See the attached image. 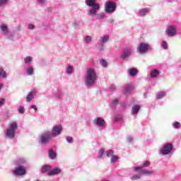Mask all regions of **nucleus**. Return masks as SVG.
<instances>
[{
	"instance_id": "1",
	"label": "nucleus",
	"mask_w": 181,
	"mask_h": 181,
	"mask_svg": "<svg viewBox=\"0 0 181 181\" xmlns=\"http://www.w3.org/2000/svg\"><path fill=\"white\" fill-rule=\"evenodd\" d=\"M13 165L16 166L15 169L12 170L13 176H25L26 173L25 166L28 165L26 158L19 157L14 160Z\"/></svg>"
},
{
	"instance_id": "2",
	"label": "nucleus",
	"mask_w": 181,
	"mask_h": 181,
	"mask_svg": "<svg viewBox=\"0 0 181 181\" xmlns=\"http://www.w3.org/2000/svg\"><path fill=\"white\" fill-rule=\"evenodd\" d=\"M97 81V73L94 69L90 68L86 71L85 84L86 87H93Z\"/></svg>"
},
{
	"instance_id": "3",
	"label": "nucleus",
	"mask_w": 181,
	"mask_h": 181,
	"mask_svg": "<svg viewBox=\"0 0 181 181\" xmlns=\"http://www.w3.org/2000/svg\"><path fill=\"white\" fill-rule=\"evenodd\" d=\"M18 131V123L12 122L9 124L8 127L4 132L5 138L7 139H13Z\"/></svg>"
},
{
	"instance_id": "4",
	"label": "nucleus",
	"mask_w": 181,
	"mask_h": 181,
	"mask_svg": "<svg viewBox=\"0 0 181 181\" xmlns=\"http://www.w3.org/2000/svg\"><path fill=\"white\" fill-rule=\"evenodd\" d=\"M104 9L106 13H114L117 11V3L111 1H106Z\"/></svg>"
},
{
	"instance_id": "5",
	"label": "nucleus",
	"mask_w": 181,
	"mask_h": 181,
	"mask_svg": "<svg viewBox=\"0 0 181 181\" xmlns=\"http://www.w3.org/2000/svg\"><path fill=\"white\" fill-rule=\"evenodd\" d=\"M110 40V35H103L100 37L98 40V50L99 52H103L105 49L106 43H108Z\"/></svg>"
},
{
	"instance_id": "6",
	"label": "nucleus",
	"mask_w": 181,
	"mask_h": 181,
	"mask_svg": "<svg viewBox=\"0 0 181 181\" xmlns=\"http://www.w3.org/2000/svg\"><path fill=\"white\" fill-rule=\"evenodd\" d=\"M53 136H52L50 131H45L40 137V144L42 145H46V144H49L50 142V139H52Z\"/></svg>"
},
{
	"instance_id": "7",
	"label": "nucleus",
	"mask_w": 181,
	"mask_h": 181,
	"mask_svg": "<svg viewBox=\"0 0 181 181\" xmlns=\"http://www.w3.org/2000/svg\"><path fill=\"white\" fill-rule=\"evenodd\" d=\"M172 149H173V146L170 143H167L164 144L162 148L159 151V154L165 156V155H169L172 152Z\"/></svg>"
},
{
	"instance_id": "8",
	"label": "nucleus",
	"mask_w": 181,
	"mask_h": 181,
	"mask_svg": "<svg viewBox=\"0 0 181 181\" xmlns=\"http://www.w3.org/2000/svg\"><path fill=\"white\" fill-rule=\"evenodd\" d=\"M151 45L149 43L146 42H141L137 47V52L140 54H145V53H148V50H149Z\"/></svg>"
},
{
	"instance_id": "9",
	"label": "nucleus",
	"mask_w": 181,
	"mask_h": 181,
	"mask_svg": "<svg viewBox=\"0 0 181 181\" xmlns=\"http://www.w3.org/2000/svg\"><path fill=\"white\" fill-rule=\"evenodd\" d=\"M132 47H127L123 49L122 54H121V59L123 60H128L131 56H132Z\"/></svg>"
},
{
	"instance_id": "10",
	"label": "nucleus",
	"mask_w": 181,
	"mask_h": 181,
	"mask_svg": "<svg viewBox=\"0 0 181 181\" xmlns=\"http://www.w3.org/2000/svg\"><path fill=\"white\" fill-rule=\"evenodd\" d=\"M63 131V127L62 125H56L54 126L50 132L51 136L52 138H56V136H59L62 134Z\"/></svg>"
},
{
	"instance_id": "11",
	"label": "nucleus",
	"mask_w": 181,
	"mask_h": 181,
	"mask_svg": "<svg viewBox=\"0 0 181 181\" xmlns=\"http://www.w3.org/2000/svg\"><path fill=\"white\" fill-rule=\"evenodd\" d=\"M165 33L168 36H170V37H173V36H176L177 33V28L174 25H169L167 28Z\"/></svg>"
},
{
	"instance_id": "12",
	"label": "nucleus",
	"mask_w": 181,
	"mask_h": 181,
	"mask_svg": "<svg viewBox=\"0 0 181 181\" xmlns=\"http://www.w3.org/2000/svg\"><path fill=\"white\" fill-rule=\"evenodd\" d=\"M93 124L97 127H100V128H104L107 122H105V119H104V118L100 117H96L93 119Z\"/></svg>"
},
{
	"instance_id": "13",
	"label": "nucleus",
	"mask_w": 181,
	"mask_h": 181,
	"mask_svg": "<svg viewBox=\"0 0 181 181\" xmlns=\"http://www.w3.org/2000/svg\"><path fill=\"white\" fill-rule=\"evenodd\" d=\"M85 4L89 8H98L100 6V4L97 3L95 0H86Z\"/></svg>"
},
{
	"instance_id": "14",
	"label": "nucleus",
	"mask_w": 181,
	"mask_h": 181,
	"mask_svg": "<svg viewBox=\"0 0 181 181\" xmlns=\"http://www.w3.org/2000/svg\"><path fill=\"white\" fill-rule=\"evenodd\" d=\"M36 94H37V91H36V90H31L28 93V95L25 97L26 103H30V101H32V100H34L35 95H36Z\"/></svg>"
},
{
	"instance_id": "15",
	"label": "nucleus",
	"mask_w": 181,
	"mask_h": 181,
	"mask_svg": "<svg viewBox=\"0 0 181 181\" xmlns=\"http://www.w3.org/2000/svg\"><path fill=\"white\" fill-rule=\"evenodd\" d=\"M151 13V9L149 8H144L139 10L138 15L139 16H146Z\"/></svg>"
},
{
	"instance_id": "16",
	"label": "nucleus",
	"mask_w": 181,
	"mask_h": 181,
	"mask_svg": "<svg viewBox=\"0 0 181 181\" xmlns=\"http://www.w3.org/2000/svg\"><path fill=\"white\" fill-rule=\"evenodd\" d=\"M100 6H98V8H92L90 9H88L87 11V13L88 15V16H90V18H94V16H97V11H98V9H100Z\"/></svg>"
},
{
	"instance_id": "17",
	"label": "nucleus",
	"mask_w": 181,
	"mask_h": 181,
	"mask_svg": "<svg viewBox=\"0 0 181 181\" xmlns=\"http://www.w3.org/2000/svg\"><path fill=\"white\" fill-rule=\"evenodd\" d=\"M59 173H62V169L59 168H55L47 173L49 176H55L56 175H59Z\"/></svg>"
},
{
	"instance_id": "18",
	"label": "nucleus",
	"mask_w": 181,
	"mask_h": 181,
	"mask_svg": "<svg viewBox=\"0 0 181 181\" xmlns=\"http://www.w3.org/2000/svg\"><path fill=\"white\" fill-rule=\"evenodd\" d=\"M132 85L131 83H127L124 85V93L126 95H128V94H131V91H132Z\"/></svg>"
},
{
	"instance_id": "19",
	"label": "nucleus",
	"mask_w": 181,
	"mask_h": 181,
	"mask_svg": "<svg viewBox=\"0 0 181 181\" xmlns=\"http://www.w3.org/2000/svg\"><path fill=\"white\" fill-rule=\"evenodd\" d=\"M0 30L2 33V35H4V36H5V35H7L8 33L9 32V28H8V26L5 24H1L0 25Z\"/></svg>"
},
{
	"instance_id": "20",
	"label": "nucleus",
	"mask_w": 181,
	"mask_h": 181,
	"mask_svg": "<svg viewBox=\"0 0 181 181\" xmlns=\"http://www.w3.org/2000/svg\"><path fill=\"white\" fill-rule=\"evenodd\" d=\"M33 62V57L31 56H28L24 57L23 59V63L24 64H26L27 66H30Z\"/></svg>"
},
{
	"instance_id": "21",
	"label": "nucleus",
	"mask_w": 181,
	"mask_h": 181,
	"mask_svg": "<svg viewBox=\"0 0 181 181\" xmlns=\"http://www.w3.org/2000/svg\"><path fill=\"white\" fill-rule=\"evenodd\" d=\"M1 78H8V73H6V71L4 69V67L1 66H0V79Z\"/></svg>"
},
{
	"instance_id": "22",
	"label": "nucleus",
	"mask_w": 181,
	"mask_h": 181,
	"mask_svg": "<svg viewBox=\"0 0 181 181\" xmlns=\"http://www.w3.org/2000/svg\"><path fill=\"white\" fill-rule=\"evenodd\" d=\"M139 110H141V106L138 105H134L132 109V115H136V114L139 112Z\"/></svg>"
},
{
	"instance_id": "23",
	"label": "nucleus",
	"mask_w": 181,
	"mask_h": 181,
	"mask_svg": "<svg viewBox=\"0 0 181 181\" xmlns=\"http://www.w3.org/2000/svg\"><path fill=\"white\" fill-rule=\"evenodd\" d=\"M34 73H35V70L33 69V66H28L25 69V74L27 76H33Z\"/></svg>"
},
{
	"instance_id": "24",
	"label": "nucleus",
	"mask_w": 181,
	"mask_h": 181,
	"mask_svg": "<svg viewBox=\"0 0 181 181\" xmlns=\"http://www.w3.org/2000/svg\"><path fill=\"white\" fill-rule=\"evenodd\" d=\"M127 73L132 77H134V76H136V74H138V69L135 68H131L127 70Z\"/></svg>"
},
{
	"instance_id": "25",
	"label": "nucleus",
	"mask_w": 181,
	"mask_h": 181,
	"mask_svg": "<svg viewBox=\"0 0 181 181\" xmlns=\"http://www.w3.org/2000/svg\"><path fill=\"white\" fill-rule=\"evenodd\" d=\"M74 71V67H73V66L69 65L68 66H66V74H68L69 76H71Z\"/></svg>"
},
{
	"instance_id": "26",
	"label": "nucleus",
	"mask_w": 181,
	"mask_h": 181,
	"mask_svg": "<svg viewBox=\"0 0 181 181\" xmlns=\"http://www.w3.org/2000/svg\"><path fill=\"white\" fill-rule=\"evenodd\" d=\"M159 74H160L159 70L153 69V70H151V71L150 73V76H151V78H155L158 77Z\"/></svg>"
},
{
	"instance_id": "27",
	"label": "nucleus",
	"mask_w": 181,
	"mask_h": 181,
	"mask_svg": "<svg viewBox=\"0 0 181 181\" xmlns=\"http://www.w3.org/2000/svg\"><path fill=\"white\" fill-rule=\"evenodd\" d=\"M48 156L52 160H54L55 158H57V153H56V151H54L52 149H51L48 152Z\"/></svg>"
},
{
	"instance_id": "28",
	"label": "nucleus",
	"mask_w": 181,
	"mask_h": 181,
	"mask_svg": "<svg viewBox=\"0 0 181 181\" xmlns=\"http://www.w3.org/2000/svg\"><path fill=\"white\" fill-rule=\"evenodd\" d=\"M50 169H52V166H50L49 165H45L42 167L41 172L42 173H46V172H49V170H50Z\"/></svg>"
},
{
	"instance_id": "29",
	"label": "nucleus",
	"mask_w": 181,
	"mask_h": 181,
	"mask_svg": "<svg viewBox=\"0 0 181 181\" xmlns=\"http://www.w3.org/2000/svg\"><path fill=\"white\" fill-rule=\"evenodd\" d=\"M142 177V174H134L130 177L131 180H139Z\"/></svg>"
},
{
	"instance_id": "30",
	"label": "nucleus",
	"mask_w": 181,
	"mask_h": 181,
	"mask_svg": "<svg viewBox=\"0 0 181 181\" xmlns=\"http://www.w3.org/2000/svg\"><path fill=\"white\" fill-rule=\"evenodd\" d=\"M84 42L86 45H90L93 42V37L90 35H87L85 39Z\"/></svg>"
},
{
	"instance_id": "31",
	"label": "nucleus",
	"mask_w": 181,
	"mask_h": 181,
	"mask_svg": "<svg viewBox=\"0 0 181 181\" xmlns=\"http://www.w3.org/2000/svg\"><path fill=\"white\" fill-rule=\"evenodd\" d=\"M96 19L98 21H103V19H105V14L104 13H100L96 15Z\"/></svg>"
},
{
	"instance_id": "32",
	"label": "nucleus",
	"mask_w": 181,
	"mask_h": 181,
	"mask_svg": "<svg viewBox=\"0 0 181 181\" xmlns=\"http://www.w3.org/2000/svg\"><path fill=\"white\" fill-rule=\"evenodd\" d=\"M165 96H166V92H164V91L158 92L156 95V97H157V98H158V100H160Z\"/></svg>"
},
{
	"instance_id": "33",
	"label": "nucleus",
	"mask_w": 181,
	"mask_h": 181,
	"mask_svg": "<svg viewBox=\"0 0 181 181\" xmlns=\"http://www.w3.org/2000/svg\"><path fill=\"white\" fill-rule=\"evenodd\" d=\"M113 155L114 150H108L105 153V156H106L107 158H112Z\"/></svg>"
},
{
	"instance_id": "34",
	"label": "nucleus",
	"mask_w": 181,
	"mask_h": 181,
	"mask_svg": "<svg viewBox=\"0 0 181 181\" xmlns=\"http://www.w3.org/2000/svg\"><path fill=\"white\" fill-rule=\"evenodd\" d=\"M142 175H145L146 176H151V175H153V171H149L146 170H141Z\"/></svg>"
},
{
	"instance_id": "35",
	"label": "nucleus",
	"mask_w": 181,
	"mask_h": 181,
	"mask_svg": "<svg viewBox=\"0 0 181 181\" xmlns=\"http://www.w3.org/2000/svg\"><path fill=\"white\" fill-rule=\"evenodd\" d=\"M98 158H103V156H105V150L104 148H100L98 153Z\"/></svg>"
},
{
	"instance_id": "36",
	"label": "nucleus",
	"mask_w": 181,
	"mask_h": 181,
	"mask_svg": "<svg viewBox=\"0 0 181 181\" xmlns=\"http://www.w3.org/2000/svg\"><path fill=\"white\" fill-rule=\"evenodd\" d=\"M118 103H119V100H118V98H115L112 99V105L113 107H117V105H118Z\"/></svg>"
},
{
	"instance_id": "37",
	"label": "nucleus",
	"mask_w": 181,
	"mask_h": 181,
	"mask_svg": "<svg viewBox=\"0 0 181 181\" xmlns=\"http://www.w3.org/2000/svg\"><path fill=\"white\" fill-rule=\"evenodd\" d=\"M27 28L28 29V30H35V29H36V26L35 25V24L28 23L27 25Z\"/></svg>"
},
{
	"instance_id": "38",
	"label": "nucleus",
	"mask_w": 181,
	"mask_h": 181,
	"mask_svg": "<svg viewBox=\"0 0 181 181\" xmlns=\"http://www.w3.org/2000/svg\"><path fill=\"white\" fill-rule=\"evenodd\" d=\"M4 36L6 37V39H9V40H13V33H7V34H5Z\"/></svg>"
},
{
	"instance_id": "39",
	"label": "nucleus",
	"mask_w": 181,
	"mask_h": 181,
	"mask_svg": "<svg viewBox=\"0 0 181 181\" xmlns=\"http://www.w3.org/2000/svg\"><path fill=\"white\" fill-rule=\"evenodd\" d=\"M99 63L100 64V66H102L103 67H107L108 63L107 62V61H105V59H100L99 61Z\"/></svg>"
},
{
	"instance_id": "40",
	"label": "nucleus",
	"mask_w": 181,
	"mask_h": 181,
	"mask_svg": "<svg viewBox=\"0 0 181 181\" xmlns=\"http://www.w3.org/2000/svg\"><path fill=\"white\" fill-rule=\"evenodd\" d=\"M173 128H175V129H180V122H174L173 123Z\"/></svg>"
},
{
	"instance_id": "41",
	"label": "nucleus",
	"mask_w": 181,
	"mask_h": 181,
	"mask_svg": "<svg viewBox=\"0 0 181 181\" xmlns=\"http://www.w3.org/2000/svg\"><path fill=\"white\" fill-rule=\"evenodd\" d=\"M118 160V156L113 155L110 158L111 163H115V162H117Z\"/></svg>"
},
{
	"instance_id": "42",
	"label": "nucleus",
	"mask_w": 181,
	"mask_h": 181,
	"mask_svg": "<svg viewBox=\"0 0 181 181\" xmlns=\"http://www.w3.org/2000/svg\"><path fill=\"white\" fill-rule=\"evenodd\" d=\"M37 4L40 5V6H45L46 5V0H36Z\"/></svg>"
},
{
	"instance_id": "43",
	"label": "nucleus",
	"mask_w": 181,
	"mask_h": 181,
	"mask_svg": "<svg viewBox=\"0 0 181 181\" xmlns=\"http://www.w3.org/2000/svg\"><path fill=\"white\" fill-rule=\"evenodd\" d=\"M161 47H163V49H164L165 50L168 49V42L166 41H163L161 42Z\"/></svg>"
},
{
	"instance_id": "44",
	"label": "nucleus",
	"mask_w": 181,
	"mask_h": 181,
	"mask_svg": "<svg viewBox=\"0 0 181 181\" xmlns=\"http://www.w3.org/2000/svg\"><path fill=\"white\" fill-rule=\"evenodd\" d=\"M8 1L9 0H0V8L2 6H5L8 4Z\"/></svg>"
},
{
	"instance_id": "45",
	"label": "nucleus",
	"mask_w": 181,
	"mask_h": 181,
	"mask_svg": "<svg viewBox=\"0 0 181 181\" xmlns=\"http://www.w3.org/2000/svg\"><path fill=\"white\" fill-rule=\"evenodd\" d=\"M18 111L20 114H25V107L20 106L18 109Z\"/></svg>"
},
{
	"instance_id": "46",
	"label": "nucleus",
	"mask_w": 181,
	"mask_h": 181,
	"mask_svg": "<svg viewBox=\"0 0 181 181\" xmlns=\"http://www.w3.org/2000/svg\"><path fill=\"white\" fill-rule=\"evenodd\" d=\"M66 142H68V144H73L74 142V140L73 139V137L71 136H67L66 138Z\"/></svg>"
},
{
	"instance_id": "47",
	"label": "nucleus",
	"mask_w": 181,
	"mask_h": 181,
	"mask_svg": "<svg viewBox=\"0 0 181 181\" xmlns=\"http://www.w3.org/2000/svg\"><path fill=\"white\" fill-rule=\"evenodd\" d=\"M142 166H137V167H134L133 169V172H139V170H141V172H142Z\"/></svg>"
},
{
	"instance_id": "48",
	"label": "nucleus",
	"mask_w": 181,
	"mask_h": 181,
	"mask_svg": "<svg viewBox=\"0 0 181 181\" xmlns=\"http://www.w3.org/2000/svg\"><path fill=\"white\" fill-rule=\"evenodd\" d=\"M127 139L129 144L134 142V137H132V136H127Z\"/></svg>"
},
{
	"instance_id": "49",
	"label": "nucleus",
	"mask_w": 181,
	"mask_h": 181,
	"mask_svg": "<svg viewBox=\"0 0 181 181\" xmlns=\"http://www.w3.org/2000/svg\"><path fill=\"white\" fill-rule=\"evenodd\" d=\"M29 108H30V110H34V111L36 112V111H37V107H36V105H31L29 106Z\"/></svg>"
},
{
	"instance_id": "50",
	"label": "nucleus",
	"mask_w": 181,
	"mask_h": 181,
	"mask_svg": "<svg viewBox=\"0 0 181 181\" xmlns=\"http://www.w3.org/2000/svg\"><path fill=\"white\" fill-rule=\"evenodd\" d=\"M5 105V98H0V107H2Z\"/></svg>"
},
{
	"instance_id": "51",
	"label": "nucleus",
	"mask_w": 181,
	"mask_h": 181,
	"mask_svg": "<svg viewBox=\"0 0 181 181\" xmlns=\"http://www.w3.org/2000/svg\"><path fill=\"white\" fill-rule=\"evenodd\" d=\"M149 165H151V162L149 161H146L143 163V166H144L145 168H148Z\"/></svg>"
},
{
	"instance_id": "52",
	"label": "nucleus",
	"mask_w": 181,
	"mask_h": 181,
	"mask_svg": "<svg viewBox=\"0 0 181 181\" xmlns=\"http://www.w3.org/2000/svg\"><path fill=\"white\" fill-rule=\"evenodd\" d=\"M54 97H56V98H60V92L59 91L55 92Z\"/></svg>"
},
{
	"instance_id": "53",
	"label": "nucleus",
	"mask_w": 181,
	"mask_h": 181,
	"mask_svg": "<svg viewBox=\"0 0 181 181\" xmlns=\"http://www.w3.org/2000/svg\"><path fill=\"white\" fill-rule=\"evenodd\" d=\"M120 119H121V117H118V116H117L116 117H115V121L116 122H119Z\"/></svg>"
},
{
	"instance_id": "54",
	"label": "nucleus",
	"mask_w": 181,
	"mask_h": 181,
	"mask_svg": "<svg viewBox=\"0 0 181 181\" xmlns=\"http://www.w3.org/2000/svg\"><path fill=\"white\" fill-rule=\"evenodd\" d=\"M4 85L2 83H0V91L1 90H2V88H4Z\"/></svg>"
},
{
	"instance_id": "55",
	"label": "nucleus",
	"mask_w": 181,
	"mask_h": 181,
	"mask_svg": "<svg viewBox=\"0 0 181 181\" xmlns=\"http://www.w3.org/2000/svg\"><path fill=\"white\" fill-rule=\"evenodd\" d=\"M111 88H114V86H111Z\"/></svg>"
}]
</instances>
